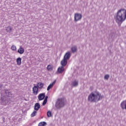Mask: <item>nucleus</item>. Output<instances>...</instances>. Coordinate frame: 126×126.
Returning a JSON list of instances; mask_svg holds the SVG:
<instances>
[{
  "label": "nucleus",
  "mask_w": 126,
  "mask_h": 126,
  "mask_svg": "<svg viewBox=\"0 0 126 126\" xmlns=\"http://www.w3.org/2000/svg\"><path fill=\"white\" fill-rule=\"evenodd\" d=\"M57 106L58 108H62L64 106V99L59 98L57 102Z\"/></svg>",
  "instance_id": "obj_4"
},
{
  "label": "nucleus",
  "mask_w": 126,
  "mask_h": 126,
  "mask_svg": "<svg viewBox=\"0 0 126 126\" xmlns=\"http://www.w3.org/2000/svg\"><path fill=\"white\" fill-rule=\"evenodd\" d=\"M6 31L8 33H10V32H12V27L10 26H8L6 28Z\"/></svg>",
  "instance_id": "obj_12"
},
{
  "label": "nucleus",
  "mask_w": 126,
  "mask_h": 126,
  "mask_svg": "<svg viewBox=\"0 0 126 126\" xmlns=\"http://www.w3.org/2000/svg\"><path fill=\"white\" fill-rule=\"evenodd\" d=\"M109 77H110V76L108 74L105 75L104 76V79H106V80H108L109 79Z\"/></svg>",
  "instance_id": "obj_22"
},
{
  "label": "nucleus",
  "mask_w": 126,
  "mask_h": 126,
  "mask_svg": "<svg viewBox=\"0 0 126 126\" xmlns=\"http://www.w3.org/2000/svg\"><path fill=\"white\" fill-rule=\"evenodd\" d=\"M39 91V88L36 86H34L32 88V93L34 95H37L38 94V92Z\"/></svg>",
  "instance_id": "obj_6"
},
{
  "label": "nucleus",
  "mask_w": 126,
  "mask_h": 126,
  "mask_svg": "<svg viewBox=\"0 0 126 126\" xmlns=\"http://www.w3.org/2000/svg\"><path fill=\"white\" fill-rule=\"evenodd\" d=\"M41 106L40 105V104L36 103L34 105V109L35 111H38L39 109H40Z\"/></svg>",
  "instance_id": "obj_11"
},
{
  "label": "nucleus",
  "mask_w": 126,
  "mask_h": 126,
  "mask_svg": "<svg viewBox=\"0 0 126 126\" xmlns=\"http://www.w3.org/2000/svg\"><path fill=\"white\" fill-rule=\"evenodd\" d=\"M72 86H77L78 85V82L75 81L72 83Z\"/></svg>",
  "instance_id": "obj_18"
},
{
  "label": "nucleus",
  "mask_w": 126,
  "mask_h": 126,
  "mask_svg": "<svg viewBox=\"0 0 126 126\" xmlns=\"http://www.w3.org/2000/svg\"><path fill=\"white\" fill-rule=\"evenodd\" d=\"M44 100H46L47 101H48V96H46L44 99Z\"/></svg>",
  "instance_id": "obj_24"
},
{
  "label": "nucleus",
  "mask_w": 126,
  "mask_h": 126,
  "mask_svg": "<svg viewBox=\"0 0 126 126\" xmlns=\"http://www.w3.org/2000/svg\"><path fill=\"white\" fill-rule=\"evenodd\" d=\"M53 65L49 64L47 65V70H48V71H52V70H53Z\"/></svg>",
  "instance_id": "obj_14"
},
{
  "label": "nucleus",
  "mask_w": 126,
  "mask_h": 126,
  "mask_svg": "<svg viewBox=\"0 0 126 126\" xmlns=\"http://www.w3.org/2000/svg\"><path fill=\"white\" fill-rule=\"evenodd\" d=\"M103 98V96L101 95L100 93L95 92L94 93H92L88 96V100L90 102H98L99 100H101Z\"/></svg>",
  "instance_id": "obj_2"
},
{
  "label": "nucleus",
  "mask_w": 126,
  "mask_h": 126,
  "mask_svg": "<svg viewBox=\"0 0 126 126\" xmlns=\"http://www.w3.org/2000/svg\"><path fill=\"white\" fill-rule=\"evenodd\" d=\"M47 116L48 118L52 117V112H51V111H48L47 113Z\"/></svg>",
  "instance_id": "obj_19"
},
{
  "label": "nucleus",
  "mask_w": 126,
  "mask_h": 126,
  "mask_svg": "<svg viewBox=\"0 0 126 126\" xmlns=\"http://www.w3.org/2000/svg\"><path fill=\"white\" fill-rule=\"evenodd\" d=\"M16 62H17V64H18V65H20L21 64V58H18L17 59Z\"/></svg>",
  "instance_id": "obj_15"
},
{
  "label": "nucleus",
  "mask_w": 126,
  "mask_h": 126,
  "mask_svg": "<svg viewBox=\"0 0 126 126\" xmlns=\"http://www.w3.org/2000/svg\"><path fill=\"white\" fill-rule=\"evenodd\" d=\"M82 18V15L79 13L75 14L74 19L75 21H78Z\"/></svg>",
  "instance_id": "obj_5"
},
{
  "label": "nucleus",
  "mask_w": 126,
  "mask_h": 126,
  "mask_svg": "<svg viewBox=\"0 0 126 126\" xmlns=\"http://www.w3.org/2000/svg\"><path fill=\"white\" fill-rule=\"evenodd\" d=\"M72 53H75L77 51V48H76V46H73L71 49Z\"/></svg>",
  "instance_id": "obj_17"
},
{
  "label": "nucleus",
  "mask_w": 126,
  "mask_h": 126,
  "mask_svg": "<svg viewBox=\"0 0 126 126\" xmlns=\"http://www.w3.org/2000/svg\"><path fill=\"white\" fill-rule=\"evenodd\" d=\"M11 50H12V51H16V46L12 45L11 47Z\"/></svg>",
  "instance_id": "obj_21"
},
{
  "label": "nucleus",
  "mask_w": 126,
  "mask_h": 126,
  "mask_svg": "<svg viewBox=\"0 0 126 126\" xmlns=\"http://www.w3.org/2000/svg\"><path fill=\"white\" fill-rule=\"evenodd\" d=\"M45 97H46V94L45 93L40 94L38 96V100L39 101H42V100H44V99L45 98Z\"/></svg>",
  "instance_id": "obj_7"
},
{
  "label": "nucleus",
  "mask_w": 126,
  "mask_h": 126,
  "mask_svg": "<svg viewBox=\"0 0 126 126\" xmlns=\"http://www.w3.org/2000/svg\"><path fill=\"white\" fill-rule=\"evenodd\" d=\"M47 102H48V100H46V99H44L43 103H42V105L45 106L46 104H47Z\"/></svg>",
  "instance_id": "obj_23"
},
{
  "label": "nucleus",
  "mask_w": 126,
  "mask_h": 126,
  "mask_svg": "<svg viewBox=\"0 0 126 126\" xmlns=\"http://www.w3.org/2000/svg\"><path fill=\"white\" fill-rule=\"evenodd\" d=\"M36 114H37V111H33V112L31 115V117H35V116H36Z\"/></svg>",
  "instance_id": "obj_20"
},
{
  "label": "nucleus",
  "mask_w": 126,
  "mask_h": 126,
  "mask_svg": "<svg viewBox=\"0 0 126 126\" xmlns=\"http://www.w3.org/2000/svg\"><path fill=\"white\" fill-rule=\"evenodd\" d=\"M47 126V123L45 122H41L38 124V126Z\"/></svg>",
  "instance_id": "obj_16"
},
{
  "label": "nucleus",
  "mask_w": 126,
  "mask_h": 126,
  "mask_svg": "<svg viewBox=\"0 0 126 126\" xmlns=\"http://www.w3.org/2000/svg\"><path fill=\"white\" fill-rule=\"evenodd\" d=\"M69 58H70V52H68L65 54L63 59L61 61V65L63 66L66 65L67 60H69Z\"/></svg>",
  "instance_id": "obj_3"
},
{
  "label": "nucleus",
  "mask_w": 126,
  "mask_h": 126,
  "mask_svg": "<svg viewBox=\"0 0 126 126\" xmlns=\"http://www.w3.org/2000/svg\"><path fill=\"white\" fill-rule=\"evenodd\" d=\"M44 86V84L42 82H39L37 84V87L39 89H42Z\"/></svg>",
  "instance_id": "obj_13"
},
{
  "label": "nucleus",
  "mask_w": 126,
  "mask_h": 126,
  "mask_svg": "<svg viewBox=\"0 0 126 126\" xmlns=\"http://www.w3.org/2000/svg\"><path fill=\"white\" fill-rule=\"evenodd\" d=\"M63 66H65V65L63 66L62 65L61 67H59L58 69V72L60 73H62L64 70V67Z\"/></svg>",
  "instance_id": "obj_10"
},
{
  "label": "nucleus",
  "mask_w": 126,
  "mask_h": 126,
  "mask_svg": "<svg viewBox=\"0 0 126 126\" xmlns=\"http://www.w3.org/2000/svg\"><path fill=\"white\" fill-rule=\"evenodd\" d=\"M115 19L117 23H122L124 22L126 19V9L122 8L119 10L117 12Z\"/></svg>",
  "instance_id": "obj_1"
},
{
  "label": "nucleus",
  "mask_w": 126,
  "mask_h": 126,
  "mask_svg": "<svg viewBox=\"0 0 126 126\" xmlns=\"http://www.w3.org/2000/svg\"><path fill=\"white\" fill-rule=\"evenodd\" d=\"M18 53L20 55L24 54V48L22 46H20L18 50Z\"/></svg>",
  "instance_id": "obj_9"
},
{
  "label": "nucleus",
  "mask_w": 126,
  "mask_h": 126,
  "mask_svg": "<svg viewBox=\"0 0 126 126\" xmlns=\"http://www.w3.org/2000/svg\"><path fill=\"white\" fill-rule=\"evenodd\" d=\"M56 81L55 80L53 82H52V83H51L49 86L48 87H47V91H49V90L50 89H52V88H53V87L54 86V85L55 84H56Z\"/></svg>",
  "instance_id": "obj_8"
}]
</instances>
